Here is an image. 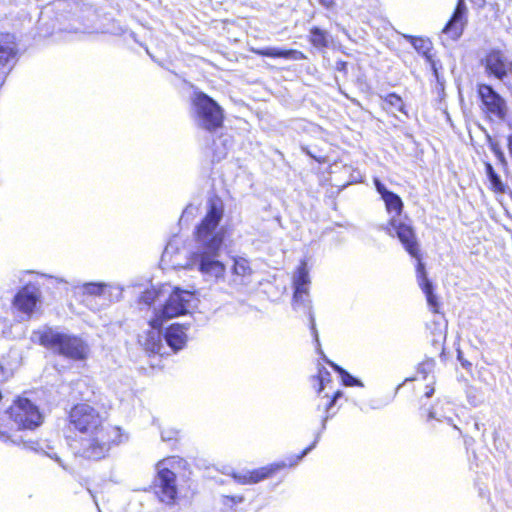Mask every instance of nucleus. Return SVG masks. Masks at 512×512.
Wrapping results in <instances>:
<instances>
[{
	"label": "nucleus",
	"mask_w": 512,
	"mask_h": 512,
	"mask_svg": "<svg viewBox=\"0 0 512 512\" xmlns=\"http://www.w3.org/2000/svg\"><path fill=\"white\" fill-rule=\"evenodd\" d=\"M187 467V461L179 456H168L156 463V473L150 484V490L158 501L169 506L177 503L179 489L176 472Z\"/></svg>",
	"instance_id": "7ed1b4c3"
},
{
	"label": "nucleus",
	"mask_w": 512,
	"mask_h": 512,
	"mask_svg": "<svg viewBox=\"0 0 512 512\" xmlns=\"http://www.w3.org/2000/svg\"><path fill=\"white\" fill-rule=\"evenodd\" d=\"M375 186L385 203L387 212H394L397 216H400L404 207L400 196L392 191H389L379 180L375 181Z\"/></svg>",
	"instance_id": "6ab92c4d"
},
{
	"label": "nucleus",
	"mask_w": 512,
	"mask_h": 512,
	"mask_svg": "<svg viewBox=\"0 0 512 512\" xmlns=\"http://www.w3.org/2000/svg\"><path fill=\"white\" fill-rule=\"evenodd\" d=\"M473 4H475L477 7L482 8L485 6L486 0H470Z\"/></svg>",
	"instance_id": "f704fd0d"
},
{
	"label": "nucleus",
	"mask_w": 512,
	"mask_h": 512,
	"mask_svg": "<svg viewBox=\"0 0 512 512\" xmlns=\"http://www.w3.org/2000/svg\"><path fill=\"white\" fill-rule=\"evenodd\" d=\"M191 104L194 117L202 129L215 132L224 126V110L212 97L202 91H195Z\"/></svg>",
	"instance_id": "39448f33"
},
{
	"label": "nucleus",
	"mask_w": 512,
	"mask_h": 512,
	"mask_svg": "<svg viewBox=\"0 0 512 512\" xmlns=\"http://www.w3.org/2000/svg\"><path fill=\"white\" fill-rule=\"evenodd\" d=\"M467 24V7L464 0H457L455 9L442 29V32L456 40L463 34Z\"/></svg>",
	"instance_id": "4468645a"
},
{
	"label": "nucleus",
	"mask_w": 512,
	"mask_h": 512,
	"mask_svg": "<svg viewBox=\"0 0 512 512\" xmlns=\"http://www.w3.org/2000/svg\"><path fill=\"white\" fill-rule=\"evenodd\" d=\"M507 147L512 157V134L507 137Z\"/></svg>",
	"instance_id": "e433bc0d"
},
{
	"label": "nucleus",
	"mask_w": 512,
	"mask_h": 512,
	"mask_svg": "<svg viewBox=\"0 0 512 512\" xmlns=\"http://www.w3.org/2000/svg\"><path fill=\"white\" fill-rule=\"evenodd\" d=\"M487 177L490 181L489 189L496 194H504L507 191V186L502 182L500 176L494 170L492 164L488 161L484 163Z\"/></svg>",
	"instance_id": "5701e85b"
},
{
	"label": "nucleus",
	"mask_w": 512,
	"mask_h": 512,
	"mask_svg": "<svg viewBox=\"0 0 512 512\" xmlns=\"http://www.w3.org/2000/svg\"><path fill=\"white\" fill-rule=\"evenodd\" d=\"M12 428L4 422H0V440L3 442L12 441Z\"/></svg>",
	"instance_id": "c756f323"
},
{
	"label": "nucleus",
	"mask_w": 512,
	"mask_h": 512,
	"mask_svg": "<svg viewBox=\"0 0 512 512\" xmlns=\"http://www.w3.org/2000/svg\"><path fill=\"white\" fill-rule=\"evenodd\" d=\"M303 152H305L308 156L313 158L316 162L319 164H324L328 161L327 157L325 155H316L313 154L307 147L302 148Z\"/></svg>",
	"instance_id": "2f4dec72"
},
{
	"label": "nucleus",
	"mask_w": 512,
	"mask_h": 512,
	"mask_svg": "<svg viewBox=\"0 0 512 512\" xmlns=\"http://www.w3.org/2000/svg\"><path fill=\"white\" fill-rule=\"evenodd\" d=\"M481 66L489 79L499 81L512 93V60H509L503 51H488L481 59Z\"/></svg>",
	"instance_id": "9d476101"
},
{
	"label": "nucleus",
	"mask_w": 512,
	"mask_h": 512,
	"mask_svg": "<svg viewBox=\"0 0 512 512\" xmlns=\"http://www.w3.org/2000/svg\"><path fill=\"white\" fill-rule=\"evenodd\" d=\"M41 293L32 283L23 285L14 295L13 307L22 314L31 316L40 301Z\"/></svg>",
	"instance_id": "ddd939ff"
},
{
	"label": "nucleus",
	"mask_w": 512,
	"mask_h": 512,
	"mask_svg": "<svg viewBox=\"0 0 512 512\" xmlns=\"http://www.w3.org/2000/svg\"><path fill=\"white\" fill-rule=\"evenodd\" d=\"M18 48L15 36L9 32H0V68H5L15 61Z\"/></svg>",
	"instance_id": "f3484780"
},
{
	"label": "nucleus",
	"mask_w": 512,
	"mask_h": 512,
	"mask_svg": "<svg viewBox=\"0 0 512 512\" xmlns=\"http://www.w3.org/2000/svg\"><path fill=\"white\" fill-rule=\"evenodd\" d=\"M190 296L191 294L188 291L181 290L178 287L174 288L164 302L161 310L149 320V326L152 329L161 331L165 321L185 315L188 311Z\"/></svg>",
	"instance_id": "9b49d317"
},
{
	"label": "nucleus",
	"mask_w": 512,
	"mask_h": 512,
	"mask_svg": "<svg viewBox=\"0 0 512 512\" xmlns=\"http://www.w3.org/2000/svg\"><path fill=\"white\" fill-rule=\"evenodd\" d=\"M328 364L336 373H338L343 385L348 386V387H355V386L362 387L363 386V384L360 380H358L355 377H353L352 375H350V373L348 371H346L344 368H342L338 364L334 363L333 361H328Z\"/></svg>",
	"instance_id": "b1692460"
},
{
	"label": "nucleus",
	"mask_w": 512,
	"mask_h": 512,
	"mask_svg": "<svg viewBox=\"0 0 512 512\" xmlns=\"http://www.w3.org/2000/svg\"><path fill=\"white\" fill-rule=\"evenodd\" d=\"M335 70L341 72L343 75L348 74V63L344 60H338L335 63Z\"/></svg>",
	"instance_id": "473e14b6"
},
{
	"label": "nucleus",
	"mask_w": 512,
	"mask_h": 512,
	"mask_svg": "<svg viewBox=\"0 0 512 512\" xmlns=\"http://www.w3.org/2000/svg\"><path fill=\"white\" fill-rule=\"evenodd\" d=\"M310 283L307 264L305 261H302L300 265L297 267L296 277L294 279V292H293V300L295 302L302 300L304 295L308 294V284Z\"/></svg>",
	"instance_id": "aec40b11"
},
{
	"label": "nucleus",
	"mask_w": 512,
	"mask_h": 512,
	"mask_svg": "<svg viewBox=\"0 0 512 512\" xmlns=\"http://www.w3.org/2000/svg\"><path fill=\"white\" fill-rule=\"evenodd\" d=\"M318 381L317 393L314 398L315 410L323 422L335 415L334 409L336 402L343 396L339 389L332 390L333 380L330 372L322 367L318 369L315 376Z\"/></svg>",
	"instance_id": "0eeeda50"
},
{
	"label": "nucleus",
	"mask_w": 512,
	"mask_h": 512,
	"mask_svg": "<svg viewBox=\"0 0 512 512\" xmlns=\"http://www.w3.org/2000/svg\"><path fill=\"white\" fill-rule=\"evenodd\" d=\"M244 500V497L241 496V495H237V496H225L224 497V501L226 504L228 505H235L237 503H241L243 502Z\"/></svg>",
	"instance_id": "72a5a7b5"
},
{
	"label": "nucleus",
	"mask_w": 512,
	"mask_h": 512,
	"mask_svg": "<svg viewBox=\"0 0 512 512\" xmlns=\"http://www.w3.org/2000/svg\"><path fill=\"white\" fill-rule=\"evenodd\" d=\"M415 272L418 285L425 294L430 310L435 314L440 313L441 304L434 293L433 284L427 277L426 268L422 261L416 263Z\"/></svg>",
	"instance_id": "2eb2a0df"
},
{
	"label": "nucleus",
	"mask_w": 512,
	"mask_h": 512,
	"mask_svg": "<svg viewBox=\"0 0 512 512\" xmlns=\"http://www.w3.org/2000/svg\"><path fill=\"white\" fill-rule=\"evenodd\" d=\"M188 328V324L181 323H172L165 328L163 338L174 352H178L186 346Z\"/></svg>",
	"instance_id": "dca6fc26"
},
{
	"label": "nucleus",
	"mask_w": 512,
	"mask_h": 512,
	"mask_svg": "<svg viewBox=\"0 0 512 512\" xmlns=\"http://www.w3.org/2000/svg\"><path fill=\"white\" fill-rule=\"evenodd\" d=\"M315 447V442L303 449L299 454L289 457L287 460L276 461L267 465L234 475L236 482L242 485H253L259 482L273 479L283 470L295 466L301 459Z\"/></svg>",
	"instance_id": "423d86ee"
},
{
	"label": "nucleus",
	"mask_w": 512,
	"mask_h": 512,
	"mask_svg": "<svg viewBox=\"0 0 512 512\" xmlns=\"http://www.w3.org/2000/svg\"><path fill=\"white\" fill-rule=\"evenodd\" d=\"M308 42L318 51H324L330 46L329 34L319 26H312L309 29Z\"/></svg>",
	"instance_id": "4be33fe9"
},
{
	"label": "nucleus",
	"mask_w": 512,
	"mask_h": 512,
	"mask_svg": "<svg viewBox=\"0 0 512 512\" xmlns=\"http://www.w3.org/2000/svg\"><path fill=\"white\" fill-rule=\"evenodd\" d=\"M232 272L235 275L246 277L252 274V269L250 267L249 261L242 257L234 258V263L232 267Z\"/></svg>",
	"instance_id": "a878e982"
},
{
	"label": "nucleus",
	"mask_w": 512,
	"mask_h": 512,
	"mask_svg": "<svg viewBox=\"0 0 512 512\" xmlns=\"http://www.w3.org/2000/svg\"><path fill=\"white\" fill-rule=\"evenodd\" d=\"M9 421L16 425V431L34 430L43 422L39 408L26 397L17 396L5 410Z\"/></svg>",
	"instance_id": "6e6552de"
},
{
	"label": "nucleus",
	"mask_w": 512,
	"mask_h": 512,
	"mask_svg": "<svg viewBox=\"0 0 512 512\" xmlns=\"http://www.w3.org/2000/svg\"><path fill=\"white\" fill-rule=\"evenodd\" d=\"M476 94L480 103V110L489 121H505L509 115L507 101L487 83L476 85Z\"/></svg>",
	"instance_id": "1a4fd4ad"
},
{
	"label": "nucleus",
	"mask_w": 512,
	"mask_h": 512,
	"mask_svg": "<svg viewBox=\"0 0 512 512\" xmlns=\"http://www.w3.org/2000/svg\"><path fill=\"white\" fill-rule=\"evenodd\" d=\"M434 393V388L432 386L428 387V389L425 391V396L426 397H431Z\"/></svg>",
	"instance_id": "58836bf2"
},
{
	"label": "nucleus",
	"mask_w": 512,
	"mask_h": 512,
	"mask_svg": "<svg viewBox=\"0 0 512 512\" xmlns=\"http://www.w3.org/2000/svg\"><path fill=\"white\" fill-rule=\"evenodd\" d=\"M157 296H158V292L155 289H151V290H146L143 293L142 299L146 304L152 305L154 303V301L156 300Z\"/></svg>",
	"instance_id": "7c9ffc66"
},
{
	"label": "nucleus",
	"mask_w": 512,
	"mask_h": 512,
	"mask_svg": "<svg viewBox=\"0 0 512 512\" xmlns=\"http://www.w3.org/2000/svg\"><path fill=\"white\" fill-rule=\"evenodd\" d=\"M252 52L262 57L270 58H283L291 60H306L307 56L300 50L296 49H280V48H256L252 49Z\"/></svg>",
	"instance_id": "a211bd4d"
},
{
	"label": "nucleus",
	"mask_w": 512,
	"mask_h": 512,
	"mask_svg": "<svg viewBox=\"0 0 512 512\" xmlns=\"http://www.w3.org/2000/svg\"><path fill=\"white\" fill-rule=\"evenodd\" d=\"M408 40L414 49L425 58V60L434 65L433 43L427 37L409 36Z\"/></svg>",
	"instance_id": "412c9836"
},
{
	"label": "nucleus",
	"mask_w": 512,
	"mask_h": 512,
	"mask_svg": "<svg viewBox=\"0 0 512 512\" xmlns=\"http://www.w3.org/2000/svg\"><path fill=\"white\" fill-rule=\"evenodd\" d=\"M86 391L89 392L93 396H95V394H96L95 388L90 384H86Z\"/></svg>",
	"instance_id": "4c0bfd02"
},
{
	"label": "nucleus",
	"mask_w": 512,
	"mask_h": 512,
	"mask_svg": "<svg viewBox=\"0 0 512 512\" xmlns=\"http://www.w3.org/2000/svg\"><path fill=\"white\" fill-rule=\"evenodd\" d=\"M6 380V371L2 365H0V383Z\"/></svg>",
	"instance_id": "c9c22d12"
},
{
	"label": "nucleus",
	"mask_w": 512,
	"mask_h": 512,
	"mask_svg": "<svg viewBox=\"0 0 512 512\" xmlns=\"http://www.w3.org/2000/svg\"><path fill=\"white\" fill-rule=\"evenodd\" d=\"M107 409L98 400H81L72 404L66 414V427L80 435L75 455L88 461H100L123 444L128 436L118 425L108 423Z\"/></svg>",
	"instance_id": "f257e3e1"
},
{
	"label": "nucleus",
	"mask_w": 512,
	"mask_h": 512,
	"mask_svg": "<svg viewBox=\"0 0 512 512\" xmlns=\"http://www.w3.org/2000/svg\"><path fill=\"white\" fill-rule=\"evenodd\" d=\"M391 229L395 231V234L401 244L403 245L406 252L413 258L419 261H422L420 246L415 234V231L411 225L400 222L395 218H392L388 221L387 226L385 227V231L391 234Z\"/></svg>",
	"instance_id": "f8f14e48"
},
{
	"label": "nucleus",
	"mask_w": 512,
	"mask_h": 512,
	"mask_svg": "<svg viewBox=\"0 0 512 512\" xmlns=\"http://www.w3.org/2000/svg\"><path fill=\"white\" fill-rule=\"evenodd\" d=\"M311 329H312L313 333L315 334V336H317L315 322H314V318L312 316H311Z\"/></svg>",
	"instance_id": "ea45409f"
},
{
	"label": "nucleus",
	"mask_w": 512,
	"mask_h": 512,
	"mask_svg": "<svg viewBox=\"0 0 512 512\" xmlns=\"http://www.w3.org/2000/svg\"><path fill=\"white\" fill-rule=\"evenodd\" d=\"M384 101L387 105L395 108L397 111L406 113L403 100H402L401 96L398 95L397 93H395V92L388 93L384 97Z\"/></svg>",
	"instance_id": "bb28decb"
},
{
	"label": "nucleus",
	"mask_w": 512,
	"mask_h": 512,
	"mask_svg": "<svg viewBox=\"0 0 512 512\" xmlns=\"http://www.w3.org/2000/svg\"><path fill=\"white\" fill-rule=\"evenodd\" d=\"M490 150L494 153L499 163L503 166L507 165V160L505 158V155L500 147V145L495 141H490L489 143Z\"/></svg>",
	"instance_id": "cd10ccee"
},
{
	"label": "nucleus",
	"mask_w": 512,
	"mask_h": 512,
	"mask_svg": "<svg viewBox=\"0 0 512 512\" xmlns=\"http://www.w3.org/2000/svg\"><path fill=\"white\" fill-rule=\"evenodd\" d=\"M38 343L54 354L73 361H82L88 357V344L79 336L61 333L46 328L35 332Z\"/></svg>",
	"instance_id": "20e7f679"
},
{
	"label": "nucleus",
	"mask_w": 512,
	"mask_h": 512,
	"mask_svg": "<svg viewBox=\"0 0 512 512\" xmlns=\"http://www.w3.org/2000/svg\"><path fill=\"white\" fill-rule=\"evenodd\" d=\"M84 292L89 295H101L104 285L98 283H86L83 285Z\"/></svg>",
	"instance_id": "c85d7f7f"
},
{
	"label": "nucleus",
	"mask_w": 512,
	"mask_h": 512,
	"mask_svg": "<svg viewBox=\"0 0 512 512\" xmlns=\"http://www.w3.org/2000/svg\"><path fill=\"white\" fill-rule=\"evenodd\" d=\"M224 216V205L219 198L208 201L207 211L193 231L195 241L201 243L203 251L199 257V271L216 278L223 277L225 265L215 260L225 240L226 231L218 229Z\"/></svg>",
	"instance_id": "f03ea898"
},
{
	"label": "nucleus",
	"mask_w": 512,
	"mask_h": 512,
	"mask_svg": "<svg viewBox=\"0 0 512 512\" xmlns=\"http://www.w3.org/2000/svg\"><path fill=\"white\" fill-rule=\"evenodd\" d=\"M160 331L157 330V332L148 331L146 333V339L143 343V346L145 350L151 352V353H159L162 344H161V337H160Z\"/></svg>",
	"instance_id": "393cba45"
}]
</instances>
